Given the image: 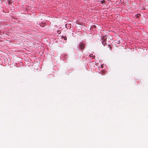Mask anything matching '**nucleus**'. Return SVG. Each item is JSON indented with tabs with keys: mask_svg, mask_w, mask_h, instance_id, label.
Here are the masks:
<instances>
[{
	"mask_svg": "<svg viewBox=\"0 0 148 148\" xmlns=\"http://www.w3.org/2000/svg\"><path fill=\"white\" fill-rule=\"evenodd\" d=\"M85 46L84 43H80L78 45V48L80 50H82L84 48Z\"/></svg>",
	"mask_w": 148,
	"mask_h": 148,
	"instance_id": "1",
	"label": "nucleus"
},
{
	"mask_svg": "<svg viewBox=\"0 0 148 148\" xmlns=\"http://www.w3.org/2000/svg\"><path fill=\"white\" fill-rule=\"evenodd\" d=\"M102 41L106 42V36H103L102 38Z\"/></svg>",
	"mask_w": 148,
	"mask_h": 148,
	"instance_id": "2",
	"label": "nucleus"
},
{
	"mask_svg": "<svg viewBox=\"0 0 148 148\" xmlns=\"http://www.w3.org/2000/svg\"><path fill=\"white\" fill-rule=\"evenodd\" d=\"M89 56L91 57L92 58H94L95 57V56L94 55H93L92 54H90L89 55Z\"/></svg>",
	"mask_w": 148,
	"mask_h": 148,
	"instance_id": "3",
	"label": "nucleus"
},
{
	"mask_svg": "<svg viewBox=\"0 0 148 148\" xmlns=\"http://www.w3.org/2000/svg\"><path fill=\"white\" fill-rule=\"evenodd\" d=\"M100 2H101V3L103 4V5H104L103 4L105 3V0H103L102 1H100Z\"/></svg>",
	"mask_w": 148,
	"mask_h": 148,
	"instance_id": "4",
	"label": "nucleus"
},
{
	"mask_svg": "<svg viewBox=\"0 0 148 148\" xmlns=\"http://www.w3.org/2000/svg\"><path fill=\"white\" fill-rule=\"evenodd\" d=\"M62 38H64V40H66V39H67V38H66V36L65 37H64V36H62Z\"/></svg>",
	"mask_w": 148,
	"mask_h": 148,
	"instance_id": "5",
	"label": "nucleus"
},
{
	"mask_svg": "<svg viewBox=\"0 0 148 148\" xmlns=\"http://www.w3.org/2000/svg\"><path fill=\"white\" fill-rule=\"evenodd\" d=\"M102 44L104 45L105 46V45L106 44V42H105V41H102Z\"/></svg>",
	"mask_w": 148,
	"mask_h": 148,
	"instance_id": "6",
	"label": "nucleus"
},
{
	"mask_svg": "<svg viewBox=\"0 0 148 148\" xmlns=\"http://www.w3.org/2000/svg\"><path fill=\"white\" fill-rule=\"evenodd\" d=\"M60 31H59V30H58V33H60Z\"/></svg>",
	"mask_w": 148,
	"mask_h": 148,
	"instance_id": "7",
	"label": "nucleus"
},
{
	"mask_svg": "<svg viewBox=\"0 0 148 148\" xmlns=\"http://www.w3.org/2000/svg\"><path fill=\"white\" fill-rule=\"evenodd\" d=\"M101 67H102V68H103V65H101Z\"/></svg>",
	"mask_w": 148,
	"mask_h": 148,
	"instance_id": "8",
	"label": "nucleus"
}]
</instances>
